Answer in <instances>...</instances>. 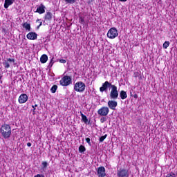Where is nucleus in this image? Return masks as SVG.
<instances>
[{"instance_id": "1", "label": "nucleus", "mask_w": 177, "mask_h": 177, "mask_svg": "<svg viewBox=\"0 0 177 177\" xmlns=\"http://www.w3.org/2000/svg\"><path fill=\"white\" fill-rule=\"evenodd\" d=\"M0 133L4 139H9L12 135V127L8 124H4L0 129Z\"/></svg>"}, {"instance_id": "2", "label": "nucleus", "mask_w": 177, "mask_h": 177, "mask_svg": "<svg viewBox=\"0 0 177 177\" xmlns=\"http://www.w3.org/2000/svg\"><path fill=\"white\" fill-rule=\"evenodd\" d=\"M72 77L71 76H64L61 80L59 81L60 85L62 86H68V85H71L72 84Z\"/></svg>"}, {"instance_id": "3", "label": "nucleus", "mask_w": 177, "mask_h": 177, "mask_svg": "<svg viewBox=\"0 0 177 177\" xmlns=\"http://www.w3.org/2000/svg\"><path fill=\"white\" fill-rule=\"evenodd\" d=\"M85 88H86V86L82 82H77L74 85L75 91L80 93H82L85 91Z\"/></svg>"}, {"instance_id": "4", "label": "nucleus", "mask_w": 177, "mask_h": 177, "mask_svg": "<svg viewBox=\"0 0 177 177\" xmlns=\"http://www.w3.org/2000/svg\"><path fill=\"white\" fill-rule=\"evenodd\" d=\"M106 35L110 39H114V38L118 37V30L115 28H111Z\"/></svg>"}, {"instance_id": "5", "label": "nucleus", "mask_w": 177, "mask_h": 177, "mask_svg": "<svg viewBox=\"0 0 177 177\" xmlns=\"http://www.w3.org/2000/svg\"><path fill=\"white\" fill-rule=\"evenodd\" d=\"M118 177H129V170L124 168H120L117 170Z\"/></svg>"}, {"instance_id": "6", "label": "nucleus", "mask_w": 177, "mask_h": 177, "mask_svg": "<svg viewBox=\"0 0 177 177\" xmlns=\"http://www.w3.org/2000/svg\"><path fill=\"white\" fill-rule=\"evenodd\" d=\"M109 113H110V109L107 106H102L97 111L98 115H101V117L109 115Z\"/></svg>"}, {"instance_id": "7", "label": "nucleus", "mask_w": 177, "mask_h": 177, "mask_svg": "<svg viewBox=\"0 0 177 177\" xmlns=\"http://www.w3.org/2000/svg\"><path fill=\"white\" fill-rule=\"evenodd\" d=\"M111 88L110 97L111 99L115 100V99H118V90H117V86L113 84Z\"/></svg>"}, {"instance_id": "8", "label": "nucleus", "mask_w": 177, "mask_h": 177, "mask_svg": "<svg viewBox=\"0 0 177 177\" xmlns=\"http://www.w3.org/2000/svg\"><path fill=\"white\" fill-rule=\"evenodd\" d=\"M97 175L98 177L106 176V169L104 168V167H100L97 168Z\"/></svg>"}, {"instance_id": "9", "label": "nucleus", "mask_w": 177, "mask_h": 177, "mask_svg": "<svg viewBox=\"0 0 177 177\" xmlns=\"http://www.w3.org/2000/svg\"><path fill=\"white\" fill-rule=\"evenodd\" d=\"M28 100V96L27 94H21L18 98V102L20 104H23V103H26Z\"/></svg>"}, {"instance_id": "10", "label": "nucleus", "mask_w": 177, "mask_h": 177, "mask_svg": "<svg viewBox=\"0 0 177 177\" xmlns=\"http://www.w3.org/2000/svg\"><path fill=\"white\" fill-rule=\"evenodd\" d=\"M10 63H15V59L7 58L6 60H4L3 62V66L6 68H9V67H10Z\"/></svg>"}, {"instance_id": "11", "label": "nucleus", "mask_w": 177, "mask_h": 177, "mask_svg": "<svg viewBox=\"0 0 177 177\" xmlns=\"http://www.w3.org/2000/svg\"><path fill=\"white\" fill-rule=\"evenodd\" d=\"M113 84H111V83L109 82L108 81H106L104 84H102V86L100 88V91L101 92H104L107 89V88H111Z\"/></svg>"}, {"instance_id": "12", "label": "nucleus", "mask_w": 177, "mask_h": 177, "mask_svg": "<svg viewBox=\"0 0 177 177\" xmlns=\"http://www.w3.org/2000/svg\"><path fill=\"white\" fill-rule=\"evenodd\" d=\"M118 105V103L117 102V101L109 100L108 102V106L111 110H115V107H117Z\"/></svg>"}, {"instance_id": "13", "label": "nucleus", "mask_w": 177, "mask_h": 177, "mask_svg": "<svg viewBox=\"0 0 177 177\" xmlns=\"http://www.w3.org/2000/svg\"><path fill=\"white\" fill-rule=\"evenodd\" d=\"M26 37L28 38V39L34 41L35 39H37V35L34 32H30L27 34Z\"/></svg>"}, {"instance_id": "14", "label": "nucleus", "mask_w": 177, "mask_h": 177, "mask_svg": "<svg viewBox=\"0 0 177 177\" xmlns=\"http://www.w3.org/2000/svg\"><path fill=\"white\" fill-rule=\"evenodd\" d=\"M46 7L44 4H41L39 7H37L36 13H39V15H42L45 12Z\"/></svg>"}, {"instance_id": "15", "label": "nucleus", "mask_w": 177, "mask_h": 177, "mask_svg": "<svg viewBox=\"0 0 177 177\" xmlns=\"http://www.w3.org/2000/svg\"><path fill=\"white\" fill-rule=\"evenodd\" d=\"M12 3H15V0H5L4 2V8L5 9H8Z\"/></svg>"}, {"instance_id": "16", "label": "nucleus", "mask_w": 177, "mask_h": 177, "mask_svg": "<svg viewBox=\"0 0 177 177\" xmlns=\"http://www.w3.org/2000/svg\"><path fill=\"white\" fill-rule=\"evenodd\" d=\"M40 62L42 64H45L48 62V55L44 54L40 57Z\"/></svg>"}, {"instance_id": "17", "label": "nucleus", "mask_w": 177, "mask_h": 177, "mask_svg": "<svg viewBox=\"0 0 177 177\" xmlns=\"http://www.w3.org/2000/svg\"><path fill=\"white\" fill-rule=\"evenodd\" d=\"M22 27L26 30V31H31V25L30 24L25 22L22 24Z\"/></svg>"}, {"instance_id": "18", "label": "nucleus", "mask_w": 177, "mask_h": 177, "mask_svg": "<svg viewBox=\"0 0 177 177\" xmlns=\"http://www.w3.org/2000/svg\"><path fill=\"white\" fill-rule=\"evenodd\" d=\"M45 20L46 21H50L52 20V12H47L46 15H45Z\"/></svg>"}, {"instance_id": "19", "label": "nucleus", "mask_w": 177, "mask_h": 177, "mask_svg": "<svg viewBox=\"0 0 177 177\" xmlns=\"http://www.w3.org/2000/svg\"><path fill=\"white\" fill-rule=\"evenodd\" d=\"M120 96L122 100H124V99H127V97H128V95H127V92H125L124 91H120Z\"/></svg>"}, {"instance_id": "20", "label": "nucleus", "mask_w": 177, "mask_h": 177, "mask_svg": "<svg viewBox=\"0 0 177 177\" xmlns=\"http://www.w3.org/2000/svg\"><path fill=\"white\" fill-rule=\"evenodd\" d=\"M80 115L82 117V121H83L84 124H88V118L86 117V115H84L82 112L80 113Z\"/></svg>"}, {"instance_id": "21", "label": "nucleus", "mask_w": 177, "mask_h": 177, "mask_svg": "<svg viewBox=\"0 0 177 177\" xmlns=\"http://www.w3.org/2000/svg\"><path fill=\"white\" fill-rule=\"evenodd\" d=\"M56 91H57V85H53L50 88L51 93H56Z\"/></svg>"}, {"instance_id": "22", "label": "nucleus", "mask_w": 177, "mask_h": 177, "mask_svg": "<svg viewBox=\"0 0 177 177\" xmlns=\"http://www.w3.org/2000/svg\"><path fill=\"white\" fill-rule=\"evenodd\" d=\"M86 151V148L84 145H80L79 147V151L80 153H84V151Z\"/></svg>"}, {"instance_id": "23", "label": "nucleus", "mask_w": 177, "mask_h": 177, "mask_svg": "<svg viewBox=\"0 0 177 177\" xmlns=\"http://www.w3.org/2000/svg\"><path fill=\"white\" fill-rule=\"evenodd\" d=\"M65 3H69L70 5H73V3H75L77 0H64Z\"/></svg>"}, {"instance_id": "24", "label": "nucleus", "mask_w": 177, "mask_h": 177, "mask_svg": "<svg viewBox=\"0 0 177 177\" xmlns=\"http://www.w3.org/2000/svg\"><path fill=\"white\" fill-rule=\"evenodd\" d=\"M169 41H165L164 44H163V48L164 49H167V48H168V46H169Z\"/></svg>"}, {"instance_id": "25", "label": "nucleus", "mask_w": 177, "mask_h": 177, "mask_svg": "<svg viewBox=\"0 0 177 177\" xmlns=\"http://www.w3.org/2000/svg\"><path fill=\"white\" fill-rule=\"evenodd\" d=\"M41 165L43 166V168H46L48 165V162L46 161L42 162Z\"/></svg>"}, {"instance_id": "26", "label": "nucleus", "mask_w": 177, "mask_h": 177, "mask_svg": "<svg viewBox=\"0 0 177 177\" xmlns=\"http://www.w3.org/2000/svg\"><path fill=\"white\" fill-rule=\"evenodd\" d=\"M166 177H176V174H175V173H169L167 175Z\"/></svg>"}, {"instance_id": "27", "label": "nucleus", "mask_w": 177, "mask_h": 177, "mask_svg": "<svg viewBox=\"0 0 177 177\" xmlns=\"http://www.w3.org/2000/svg\"><path fill=\"white\" fill-rule=\"evenodd\" d=\"M106 121H107V118H106L105 117H102L100 118V122H102V124H103L104 122H106Z\"/></svg>"}, {"instance_id": "28", "label": "nucleus", "mask_w": 177, "mask_h": 177, "mask_svg": "<svg viewBox=\"0 0 177 177\" xmlns=\"http://www.w3.org/2000/svg\"><path fill=\"white\" fill-rule=\"evenodd\" d=\"M106 138H107V135L101 136V137L100 138V142H103V141L104 140V139H106Z\"/></svg>"}, {"instance_id": "29", "label": "nucleus", "mask_w": 177, "mask_h": 177, "mask_svg": "<svg viewBox=\"0 0 177 177\" xmlns=\"http://www.w3.org/2000/svg\"><path fill=\"white\" fill-rule=\"evenodd\" d=\"M86 143H88V145L89 146H91V145H92V144L91 143V138H86Z\"/></svg>"}, {"instance_id": "30", "label": "nucleus", "mask_w": 177, "mask_h": 177, "mask_svg": "<svg viewBox=\"0 0 177 177\" xmlns=\"http://www.w3.org/2000/svg\"><path fill=\"white\" fill-rule=\"evenodd\" d=\"M32 107L33 109L32 113H33V114H35V110H36L35 107H38V104L32 105Z\"/></svg>"}, {"instance_id": "31", "label": "nucleus", "mask_w": 177, "mask_h": 177, "mask_svg": "<svg viewBox=\"0 0 177 177\" xmlns=\"http://www.w3.org/2000/svg\"><path fill=\"white\" fill-rule=\"evenodd\" d=\"M53 63H55V62H53V58L51 59L49 64H48V67H52V66H53Z\"/></svg>"}, {"instance_id": "32", "label": "nucleus", "mask_w": 177, "mask_h": 177, "mask_svg": "<svg viewBox=\"0 0 177 177\" xmlns=\"http://www.w3.org/2000/svg\"><path fill=\"white\" fill-rule=\"evenodd\" d=\"M80 23H82V24L85 23V20H84V18H82V17H80Z\"/></svg>"}, {"instance_id": "33", "label": "nucleus", "mask_w": 177, "mask_h": 177, "mask_svg": "<svg viewBox=\"0 0 177 177\" xmlns=\"http://www.w3.org/2000/svg\"><path fill=\"white\" fill-rule=\"evenodd\" d=\"M34 177H45V176H44V174H37L34 176Z\"/></svg>"}, {"instance_id": "34", "label": "nucleus", "mask_w": 177, "mask_h": 177, "mask_svg": "<svg viewBox=\"0 0 177 177\" xmlns=\"http://www.w3.org/2000/svg\"><path fill=\"white\" fill-rule=\"evenodd\" d=\"M59 62L64 64V63H66V59H60Z\"/></svg>"}, {"instance_id": "35", "label": "nucleus", "mask_w": 177, "mask_h": 177, "mask_svg": "<svg viewBox=\"0 0 177 177\" xmlns=\"http://www.w3.org/2000/svg\"><path fill=\"white\" fill-rule=\"evenodd\" d=\"M27 146L28 147H31V142H28Z\"/></svg>"}, {"instance_id": "36", "label": "nucleus", "mask_w": 177, "mask_h": 177, "mask_svg": "<svg viewBox=\"0 0 177 177\" xmlns=\"http://www.w3.org/2000/svg\"><path fill=\"white\" fill-rule=\"evenodd\" d=\"M133 97L134 99H138V94H134Z\"/></svg>"}, {"instance_id": "37", "label": "nucleus", "mask_w": 177, "mask_h": 177, "mask_svg": "<svg viewBox=\"0 0 177 177\" xmlns=\"http://www.w3.org/2000/svg\"><path fill=\"white\" fill-rule=\"evenodd\" d=\"M120 2H127V0H119Z\"/></svg>"}, {"instance_id": "38", "label": "nucleus", "mask_w": 177, "mask_h": 177, "mask_svg": "<svg viewBox=\"0 0 177 177\" xmlns=\"http://www.w3.org/2000/svg\"><path fill=\"white\" fill-rule=\"evenodd\" d=\"M40 26H42V22H41L40 24L37 26V28H39Z\"/></svg>"}, {"instance_id": "39", "label": "nucleus", "mask_w": 177, "mask_h": 177, "mask_svg": "<svg viewBox=\"0 0 177 177\" xmlns=\"http://www.w3.org/2000/svg\"><path fill=\"white\" fill-rule=\"evenodd\" d=\"M2 79V75H0V80Z\"/></svg>"}]
</instances>
